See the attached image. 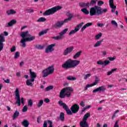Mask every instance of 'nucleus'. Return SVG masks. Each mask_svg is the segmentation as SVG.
<instances>
[{
  "label": "nucleus",
  "instance_id": "nucleus-22",
  "mask_svg": "<svg viewBox=\"0 0 127 127\" xmlns=\"http://www.w3.org/2000/svg\"><path fill=\"white\" fill-rule=\"evenodd\" d=\"M48 31H49V29H46L41 31L39 33V36H42V35L46 34V33H47Z\"/></svg>",
  "mask_w": 127,
  "mask_h": 127
},
{
  "label": "nucleus",
  "instance_id": "nucleus-3",
  "mask_svg": "<svg viewBox=\"0 0 127 127\" xmlns=\"http://www.w3.org/2000/svg\"><path fill=\"white\" fill-rule=\"evenodd\" d=\"M73 88L71 87L64 88L61 90L59 97L61 99H64L66 96L69 98V97H71L70 92H73Z\"/></svg>",
  "mask_w": 127,
  "mask_h": 127
},
{
  "label": "nucleus",
  "instance_id": "nucleus-56",
  "mask_svg": "<svg viewBox=\"0 0 127 127\" xmlns=\"http://www.w3.org/2000/svg\"><path fill=\"white\" fill-rule=\"evenodd\" d=\"M90 87H92L91 86V84H87V85H86V86L84 88V91H87V90H88V88H90Z\"/></svg>",
  "mask_w": 127,
  "mask_h": 127
},
{
  "label": "nucleus",
  "instance_id": "nucleus-16",
  "mask_svg": "<svg viewBox=\"0 0 127 127\" xmlns=\"http://www.w3.org/2000/svg\"><path fill=\"white\" fill-rule=\"evenodd\" d=\"M16 22V20L12 19L9 23H8V24H6L5 25V27H10L12 26V25H13L14 24H15Z\"/></svg>",
  "mask_w": 127,
  "mask_h": 127
},
{
  "label": "nucleus",
  "instance_id": "nucleus-5",
  "mask_svg": "<svg viewBox=\"0 0 127 127\" xmlns=\"http://www.w3.org/2000/svg\"><path fill=\"white\" fill-rule=\"evenodd\" d=\"M29 72H30V79H27L26 84L27 86H30L31 87H33V82L35 81V78H36L37 75H36V73L35 72H32V70L31 69H29Z\"/></svg>",
  "mask_w": 127,
  "mask_h": 127
},
{
  "label": "nucleus",
  "instance_id": "nucleus-62",
  "mask_svg": "<svg viewBox=\"0 0 127 127\" xmlns=\"http://www.w3.org/2000/svg\"><path fill=\"white\" fill-rule=\"evenodd\" d=\"M67 16L68 17H72V18H73V15L71 13H69L68 15H67Z\"/></svg>",
  "mask_w": 127,
  "mask_h": 127
},
{
  "label": "nucleus",
  "instance_id": "nucleus-34",
  "mask_svg": "<svg viewBox=\"0 0 127 127\" xmlns=\"http://www.w3.org/2000/svg\"><path fill=\"white\" fill-rule=\"evenodd\" d=\"M46 20V18L41 17L37 20V22H44Z\"/></svg>",
  "mask_w": 127,
  "mask_h": 127
},
{
  "label": "nucleus",
  "instance_id": "nucleus-43",
  "mask_svg": "<svg viewBox=\"0 0 127 127\" xmlns=\"http://www.w3.org/2000/svg\"><path fill=\"white\" fill-rule=\"evenodd\" d=\"M42 105H43V100H39V103L37 104V107L38 108H40V107H41Z\"/></svg>",
  "mask_w": 127,
  "mask_h": 127
},
{
  "label": "nucleus",
  "instance_id": "nucleus-2",
  "mask_svg": "<svg viewBox=\"0 0 127 127\" xmlns=\"http://www.w3.org/2000/svg\"><path fill=\"white\" fill-rule=\"evenodd\" d=\"M79 64H80V61L69 59L62 64V67L64 69H71L77 67Z\"/></svg>",
  "mask_w": 127,
  "mask_h": 127
},
{
  "label": "nucleus",
  "instance_id": "nucleus-25",
  "mask_svg": "<svg viewBox=\"0 0 127 127\" xmlns=\"http://www.w3.org/2000/svg\"><path fill=\"white\" fill-rule=\"evenodd\" d=\"M7 15H11V14H15L16 11L13 9H10L6 11Z\"/></svg>",
  "mask_w": 127,
  "mask_h": 127
},
{
  "label": "nucleus",
  "instance_id": "nucleus-38",
  "mask_svg": "<svg viewBox=\"0 0 127 127\" xmlns=\"http://www.w3.org/2000/svg\"><path fill=\"white\" fill-rule=\"evenodd\" d=\"M36 49H39V50H42L44 48V46H41V45H37L35 46Z\"/></svg>",
  "mask_w": 127,
  "mask_h": 127
},
{
  "label": "nucleus",
  "instance_id": "nucleus-57",
  "mask_svg": "<svg viewBox=\"0 0 127 127\" xmlns=\"http://www.w3.org/2000/svg\"><path fill=\"white\" fill-rule=\"evenodd\" d=\"M15 46H12V47L10 49L11 52H14L16 50Z\"/></svg>",
  "mask_w": 127,
  "mask_h": 127
},
{
  "label": "nucleus",
  "instance_id": "nucleus-55",
  "mask_svg": "<svg viewBox=\"0 0 127 127\" xmlns=\"http://www.w3.org/2000/svg\"><path fill=\"white\" fill-rule=\"evenodd\" d=\"M108 59L110 60V61H114L116 59V57H113V58L109 57L108 58Z\"/></svg>",
  "mask_w": 127,
  "mask_h": 127
},
{
  "label": "nucleus",
  "instance_id": "nucleus-10",
  "mask_svg": "<svg viewBox=\"0 0 127 127\" xmlns=\"http://www.w3.org/2000/svg\"><path fill=\"white\" fill-rule=\"evenodd\" d=\"M55 46H56V44H53L48 45L45 49V53L48 54L51 52H53L55 49H54Z\"/></svg>",
  "mask_w": 127,
  "mask_h": 127
},
{
  "label": "nucleus",
  "instance_id": "nucleus-48",
  "mask_svg": "<svg viewBox=\"0 0 127 127\" xmlns=\"http://www.w3.org/2000/svg\"><path fill=\"white\" fill-rule=\"evenodd\" d=\"M109 5L110 6H115V4H114V0H109Z\"/></svg>",
  "mask_w": 127,
  "mask_h": 127
},
{
  "label": "nucleus",
  "instance_id": "nucleus-46",
  "mask_svg": "<svg viewBox=\"0 0 127 127\" xmlns=\"http://www.w3.org/2000/svg\"><path fill=\"white\" fill-rule=\"evenodd\" d=\"M91 76H92L91 73L86 74L84 77V80H87V79H88V78H89V77H91Z\"/></svg>",
  "mask_w": 127,
  "mask_h": 127
},
{
  "label": "nucleus",
  "instance_id": "nucleus-59",
  "mask_svg": "<svg viewBox=\"0 0 127 127\" xmlns=\"http://www.w3.org/2000/svg\"><path fill=\"white\" fill-rule=\"evenodd\" d=\"M80 105L81 107H85V102H84V101H81L80 103Z\"/></svg>",
  "mask_w": 127,
  "mask_h": 127
},
{
  "label": "nucleus",
  "instance_id": "nucleus-47",
  "mask_svg": "<svg viewBox=\"0 0 127 127\" xmlns=\"http://www.w3.org/2000/svg\"><path fill=\"white\" fill-rule=\"evenodd\" d=\"M53 89V86L50 85L48 86L46 89L45 91H50V90H52Z\"/></svg>",
  "mask_w": 127,
  "mask_h": 127
},
{
  "label": "nucleus",
  "instance_id": "nucleus-36",
  "mask_svg": "<svg viewBox=\"0 0 127 127\" xmlns=\"http://www.w3.org/2000/svg\"><path fill=\"white\" fill-rule=\"evenodd\" d=\"M99 81H100V80L98 79V78H96L94 81V82H93L92 84H90V85L91 86V87L96 86V85H97V84H98V83H99Z\"/></svg>",
  "mask_w": 127,
  "mask_h": 127
},
{
  "label": "nucleus",
  "instance_id": "nucleus-53",
  "mask_svg": "<svg viewBox=\"0 0 127 127\" xmlns=\"http://www.w3.org/2000/svg\"><path fill=\"white\" fill-rule=\"evenodd\" d=\"M111 23L112 24H113V25H115V26H117V27H118V23H117L116 21L112 20Z\"/></svg>",
  "mask_w": 127,
  "mask_h": 127
},
{
  "label": "nucleus",
  "instance_id": "nucleus-30",
  "mask_svg": "<svg viewBox=\"0 0 127 127\" xmlns=\"http://www.w3.org/2000/svg\"><path fill=\"white\" fill-rule=\"evenodd\" d=\"M67 31H68V28L64 29L61 32L59 33V35L63 37V35L67 33Z\"/></svg>",
  "mask_w": 127,
  "mask_h": 127
},
{
  "label": "nucleus",
  "instance_id": "nucleus-32",
  "mask_svg": "<svg viewBox=\"0 0 127 127\" xmlns=\"http://www.w3.org/2000/svg\"><path fill=\"white\" fill-rule=\"evenodd\" d=\"M70 20H72V17L64 19V20L63 21V24H64V23H67L70 22Z\"/></svg>",
  "mask_w": 127,
  "mask_h": 127
},
{
  "label": "nucleus",
  "instance_id": "nucleus-1",
  "mask_svg": "<svg viewBox=\"0 0 127 127\" xmlns=\"http://www.w3.org/2000/svg\"><path fill=\"white\" fill-rule=\"evenodd\" d=\"M20 36L23 38L21 39L20 43L22 44V47L24 48L26 47L25 42H30V41H33L35 39V36H31L28 31L22 32Z\"/></svg>",
  "mask_w": 127,
  "mask_h": 127
},
{
  "label": "nucleus",
  "instance_id": "nucleus-7",
  "mask_svg": "<svg viewBox=\"0 0 127 127\" xmlns=\"http://www.w3.org/2000/svg\"><path fill=\"white\" fill-rule=\"evenodd\" d=\"M54 70L55 68L53 65L50 66L45 69L42 71V73H44L43 77V78H45L48 76V75H51L54 73Z\"/></svg>",
  "mask_w": 127,
  "mask_h": 127
},
{
  "label": "nucleus",
  "instance_id": "nucleus-20",
  "mask_svg": "<svg viewBox=\"0 0 127 127\" xmlns=\"http://www.w3.org/2000/svg\"><path fill=\"white\" fill-rule=\"evenodd\" d=\"M63 24H64L63 21H58L54 25V27H59V28H60V27H61L62 25H63Z\"/></svg>",
  "mask_w": 127,
  "mask_h": 127
},
{
  "label": "nucleus",
  "instance_id": "nucleus-41",
  "mask_svg": "<svg viewBox=\"0 0 127 127\" xmlns=\"http://www.w3.org/2000/svg\"><path fill=\"white\" fill-rule=\"evenodd\" d=\"M20 55V53H19V52H16L15 53V56H14V59H17V58H18V57H19Z\"/></svg>",
  "mask_w": 127,
  "mask_h": 127
},
{
  "label": "nucleus",
  "instance_id": "nucleus-31",
  "mask_svg": "<svg viewBox=\"0 0 127 127\" xmlns=\"http://www.w3.org/2000/svg\"><path fill=\"white\" fill-rule=\"evenodd\" d=\"M67 80L68 81H75V80H77V78L74 77L72 76H68L66 77Z\"/></svg>",
  "mask_w": 127,
  "mask_h": 127
},
{
  "label": "nucleus",
  "instance_id": "nucleus-4",
  "mask_svg": "<svg viewBox=\"0 0 127 127\" xmlns=\"http://www.w3.org/2000/svg\"><path fill=\"white\" fill-rule=\"evenodd\" d=\"M62 8V6H56L53 7L50 9H49L46 10L43 13V15L46 16L47 15H51L52 14H54L55 12L58 11V10H60Z\"/></svg>",
  "mask_w": 127,
  "mask_h": 127
},
{
  "label": "nucleus",
  "instance_id": "nucleus-26",
  "mask_svg": "<svg viewBox=\"0 0 127 127\" xmlns=\"http://www.w3.org/2000/svg\"><path fill=\"white\" fill-rule=\"evenodd\" d=\"M19 112H18V111L17 110H16L13 115V120H15V119H16V118L19 117Z\"/></svg>",
  "mask_w": 127,
  "mask_h": 127
},
{
  "label": "nucleus",
  "instance_id": "nucleus-19",
  "mask_svg": "<svg viewBox=\"0 0 127 127\" xmlns=\"http://www.w3.org/2000/svg\"><path fill=\"white\" fill-rule=\"evenodd\" d=\"M92 25H93V23L89 22L86 23L81 28V31L83 32V31H84V30H85L87 27H90V26H92Z\"/></svg>",
  "mask_w": 127,
  "mask_h": 127
},
{
  "label": "nucleus",
  "instance_id": "nucleus-33",
  "mask_svg": "<svg viewBox=\"0 0 127 127\" xmlns=\"http://www.w3.org/2000/svg\"><path fill=\"white\" fill-rule=\"evenodd\" d=\"M81 11L84 13V14H89V10L86 8H83L81 9Z\"/></svg>",
  "mask_w": 127,
  "mask_h": 127
},
{
  "label": "nucleus",
  "instance_id": "nucleus-42",
  "mask_svg": "<svg viewBox=\"0 0 127 127\" xmlns=\"http://www.w3.org/2000/svg\"><path fill=\"white\" fill-rule=\"evenodd\" d=\"M33 105V101H32V100L31 99L29 100L28 102V106L29 107H31Z\"/></svg>",
  "mask_w": 127,
  "mask_h": 127
},
{
  "label": "nucleus",
  "instance_id": "nucleus-28",
  "mask_svg": "<svg viewBox=\"0 0 127 127\" xmlns=\"http://www.w3.org/2000/svg\"><path fill=\"white\" fill-rule=\"evenodd\" d=\"M91 117V114L90 113H87L85 114V115L83 117V121H86L88 120V118H90Z\"/></svg>",
  "mask_w": 127,
  "mask_h": 127
},
{
  "label": "nucleus",
  "instance_id": "nucleus-50",
  "mask_svg": "<svg viewBox=\"0 0 127 127\" xmlns=\"http://www.w3.org/2000/svg\"><path fill=\"white\" fill-rule=\"evenodd\" d=\"M90 5H93V4H95V3H97V0H91L90 1Z\"/></svg>",
  "mask_w": 127,
  "mask_h": 127
},
{
  "label": "nucleus",
  "instance_id": "nucleus-11",
  "mask_svg": "<svg viewBox=\"0 0 127 127\" xmlns=\"http://www.w3.org/2000/svg\"><path fill=\"white\" fill-rule=\"evenodd\" d=\"M79 110H80V106L77 104H74L70 108V110L73 114H77L79 112Z\"/></svg>",
  "mask_w": 127,
  "mask_h": 127
},
{
  "label": "nucleus",
  "instance_id": "nucleus-35",
  "mask_svg": "<svg viewBox=\"0 0 127 127\" xmlns=\"http://www.w3.org/2000/svg\"><path fill=\"white\" fill-rule=\"evenodd\" d=\"M99 81H100V80L98 79V78H96L94 81V82H93L92 84H90V85L91 86V87L96 86V85H97V84H98V83H99Z\"/></svg>",
  "mask_w": 127,
  "mask_h": 127
},
{
  "label": "nucleus",
  "instance_id": "nucleus-54",
  "mask_svg": "<svg viewBox=\"0 0 127 127\" xmlns=\"http://www.w3.org/2000/svg\"><path fill=\"white\" fill-rule=\"evenodd\" d=\"M97 4L99 6H101V5H102V4H104V1H102V0H99L98 1Z\"/></svg>",
  "mask_w": 127,
  "mask_h": 127
},
{
  "label": "nucleus",
  "instance_id": "nucleus-45",
  "mask_svg": "<svg viewBox=\"0 0 127 127\" xmlns=\"http://www.w3.org/2000/svg\"><path fill=\"white\" fill-rule=\"evenodd\" d=\"M110 7L112 8V9L111 10V12H115V11H116V9H117V6H110Z\"/></svg>",
  "mask_w": 127,
  "mask_h": 127
},
{
  "label": "nucleus",
  "instance_id": "nucleus-44",
  "mask_svg": "<svg viewBox=\"0 0 127 127\" xmlns=\"http://www.w3.org/2000/svg\"><path fill=\"white\" fill-rule=\"evenodd\" d=\"M110 63V61L105 60L104 62H103V66H107V65H109Z\"/></svg>",
  "mask_w": 127,
  "mask_h": 127
},
{
  "label": "nucleus",
  "instance_id": "nucleus-58",
  "mask_svg": "<svg viewBox=\"0 0 127 127\" xmlns=\"http://www.w3.org/2000/svg\"><path fill=\"white\" fill-rule=\"evenodd\" d=\"M97 26H98L99 27H103V26H104V24L103 23H97Z\"/></svg>",
  "mask_w": 127,
  "mask_h": 127
},
{
  "label": "nucleus",
  "instance_id": "nucleus-61",
  "mask_svg": "<svg viewBox=\"0 0 127 127\" xmlns=\"http://www.w3.org/2000/svg\"><path fill=\"white\" fill-rule=\"evenodd\" d=\"M4 82H5V83H7V84H9V83H10L9 79H7L6 80H4Z\"/></svg>",
  "mask_w": 127,
  "mask_h": 127
},
{
  "label": "nucleus",
  "instance_id": "nucleus-52",
  "mask_svg": "<svg viewBox=\"0 0 127 127\" xmlns=\"http://www.w3.org/2000/svg\"><path fill=\"white\" fill-rule=\"evenodd\" d=\"M26 11H27L28 13H31V12H34V10L33 9H27Z\"/></svg>",
  "mask_w": 127,
  "mask_h": 127
},
{
  "label": "nucleus",
  "instance_id": "nucleus-13",
  "mask_svg": "<svg viewBox=\"0 0 127 127\" xmlns=\"http://www.w3.org/2000/svg\"><path fill=\"white\" fill-rule=\"evenodd\" d=\"M74 50V47L71 46L66 48L63 52V55L64 56H67L68 54H70L72 51Z\"/></svg>",
  "mask_w": 127,
  "mask_h": 127
},
{
  "label": "nucleus",
  "instance_id": "nucleus-49",
  "mask_svg": "<svg viewBox=\"0 0 127 127\" xmlns=\"http://www.w3.org/2000/svg\"><path fill=\"white\" fill-rule=\"evenodd\" d=\"M97 65H104V62L102 60H99L97 62Z\"/></svg>",
  "mask_w": 127,
  "mask_h": 127
},
{
  "label": "nucleus",
  "instance_id": "nucleus-8",
  "mask_svg": "<svg viewBox=\"0 0 127 127\" xmlns=\"http://www.w3.org/2000/svg\"><path fill=\"white\" fill-rule=\"evenodd\" d=\"M59 105L61 107H63V108L64 109V110H65V111H66V114L67 115H68L69 116H72V115H73V112L70 110V109H69V107H68V106H67L66 104L63 103V101L62 100L59 101Z\"/></svg>",
  "mask_w": 127,
  "mask_h": 127
},
{
  "label": "nucleus",
  "instance_id": "nucleus-64",
  "mask_svg": "<svg viewBox=\"0 0 127 127\" xmlns=\"http://www.w3.org/2000/svg\"><path fill=\"white\" fill-rule=\"evenodd\" d=\"M17 77H20V73L19 72H17L16 74Z\"/></svg>",
  "mask_w": 127,
  "mask_h": 127
},
{
  "label": "nucleus",
  "instance_id": "nucleus-60",
  "mask_svg": "<svg viewBox=\"0 0 127 127\" xmlns=\"http://www.w3.org/2000/svg\"><path fill=\"white\" fill-rule=\"evenodd\" d=\"M50 102V100L48 98H45L44 100L45 103H49Z\"/></svg>",
  "mask_w": 127,
  "mask_h": 127
},
{
  "label": "nucleus",
  "instance_id": "nucleus-14",
  "mask_svg": "<svg viewBox=\"0 0 127 127\" xmlns=\"http://www.w3.org/2000/svg\"><path fill=\"white\" fill-rule=\"evenodd\" d=\"M105 91H106V87L103 85L93 90L92 91V93H97L98 92L99 93H101V92L104 93V92H105Z\"/></svg>",
  "mask_w": 127,
  "mask_h": 127
},
{
  "label": "nucleus",
  "instance_id": "nucleus-39",
  "mask_svg": "<svg viewBox=\"0 0 127 127\" xmlns=\"http://www.w3.org/2000/svg\"><path fill=\"white\" fill-rule=\"evenodd\" d=\"M102 33H99V34L96 35L95 37V40H98L100 39V38L102 37Z\"/></svg>",
  "mask_w": 127,
  "mask_h": 127
},
{
  "label": "nucleus",
  "instance_id": "nucleus-9",
  "mask_svg": "<svg viewBox=\"0 0 127 127\" xmlns=\"http://www.w3.org/2000/svg\"><path fill=\"white\" fill-rule=\"evenodd\" d=\"M99 8H101L100 6H96L92 7L90 9V14L91 16H93V15H99V14H101V11Z\"/></svg>",
  "mask_w": 127,
  "mask_h": 127
},
{
  "label": "nucleus",
  "instance_id": "nucleus-27",
  "mask_svg": "<svg viewBox=\"0 0 127 127\" xmlns=\"http://www.w3.org/2000/svg\"><path fill=\"white\" fill-rule=\"evenodd\" d=\"M104 41V39H102L100 41H98L96 42V43L94 45V47H99V46H101L102 44V42Z\"/></svg>",
  "mask_w": 127,
  "mask_h": 127
},
{
  "label": "nucleus",
  "instance_id": "nucleus-12",
  "mask_svg": "<svg viewBox=\"0 0 127 127\" xmlns=\"http://www.w3.org/2000/svg\"><path fill=\"white\" fill-rule=\"evenodd\" d=\"M83 22L79 23L78 24L76 27L74 28V30H71L69 33L68 35H72V34H74V33H76V32H77V31H79L80 30V28L82 27V26L83 25Z\"/></svg>",
  "mask_w": 127,
  "mask_h": 127
},
{
  "label": "nucleus",
  "instance_id": "nucleus-37",
  "mask_svg": "<svg viewBox=\"0 0 127 127\" xmlns=\"http://www.w3.org/2000/svg\"><path fill=\"white\" fill-rule=\"evenodd\" d=\"M52 39H55V40H61V39H63V37L60 36L53 37Z\"/></svg>",
  "mask_w": 127,
  "mask_h": 127
},
{
  "label": "nucleus",
  "instance_id": "nucleus-29",
  "mask_svg": "<svg viewBox=\"0 0 127 127\" xmlns=\"http://www.w3.org/2000/svg\"><path fill=\"white\" fill-rule=\"evenodd\" d=\"M99 10H100V14H99V15H102L103 13H106L107 11H108V9L107 8H105V9H102L100 7V8H99Z\"/></svg>",
  "mask_w": 127,
  "mask_h": 127
},
{
  "label": "nucleus",
  "instance_id": "nucleus-6",
  "mask_svg": "<svg viewBox=\"0 0 127 127\" xmlns=\"http://www.w3.org/2000/svg\"><path fill=\"white\" fill-rule=\"evenodd\" d=\"M15 99L16 100L15 102L16 105H18V107H20L21 103L23 105H24V98H21L20 99V96L19 95V90H18V88L16 89L15 91Z\"/></svg>",
  "mask_w": 127,
  "mask_h": 127
},
{
  "label": "nucleus",
  "instance_id": "nucleus-63",
  "mask_svg": "<svg viewBox=\"0 0 127 127\" xmlns=\"http://www.w3.org/2000/svg\"><path fill=\"white\" fill-rule=\"evenodd\" d=\"M86 108L84 107V108H83V109L81 110V114H83V113H84V112H85V111H86Z\"/></svg>",
  "mask_w": 127,
  "mask_h": 127
},
{
  "label": "nucleus",
  "instance_id": "nucleus-23",
  "mask_svg": "<svg viewBox=\"0 0 127 127\" xmlns=\"http://www.w3.org/2000/svg\"><path fill=\"white\" fill-rule=\"evenodd\" d=\"M81 54H82V51L78 52L73 57V59H77V58H79L80 56H81Z\"/></svg>",
  "mask_w": 127,
  "mask_h": 127
},
{
  "label": "nucleus",
  "instance_id": "nucleus-17",
  "mask_svg": "<svg viewBox=\"0 0 127 127\" xmlns=\"http://www.w3.org/2000/svg\"><path fill=\"white\" fill-rule=\"evenodd\" d=\"M79 126L81 127H89L88 122L85 120H83L79 123Z\"/></svg>",
  "mask_w": 127,
  "mask_h": 127
},
{
  "label": "nucleus",
  "instance_id": "nucleus-24",
  "mask_svg": "<svg viewBox=\"0 0 127 127\" xmlns=\"http://www.w3.org/2000/svg\"><path fill=\"white\" fill-rule=\"evenodd\" d=\"M60 120L61 122H64L65 121V114L63 112H61L60 114Z\"/></svg>",
  "mask_w": 127,
  "mask_h": 127
},
{
  "label": "nucleus",
  "instance_id": "nucleus-21",
  "mask_svg": "<svg viewBox=\"0 0 127 127\" xmlns=\"http://www.w3.org/2000/svg\"><path fill=\"white\" fill-rule=\"evenodd\" d=\"M21 125L24 127H28L29 126V122L27 120H24L21 122Z\"/></svg>",
  "mask_w": 127,
  "mask_h": 127
},
{
  "label": "nucleus",
  "instance_id": "nucleus-15",
  "mask_svg": "<svg viewBox=\"0 0 127 127\" xmlns=\"http://www.w3.org/2000/svg\"><path fill=\"white\" fill-rule=\"evenodd\" d=\"M5 42L4 37H3V34L0 35V52L3 49V42Z\"/></svg>",
  "mask_w": 127,
  "mask_h": 127
},
{
  "label": "nucleus",
  "instance_id": "nucleus-40",
  "mask_svg": "<svg viewBox=\"0 0 127 127\" xmlns=\"http://www.w3.org/2000/svg\"><path fill=\"white\" fill-rule=\"evenodd\" d=\"M115 71H117V68H113L111 71H109L107 72V75L110 76V75H112Z\"/></svg>",
  "mask_w": 127,
  "mask_h": 127
},
{
  "label": "nucleus",
  "instance_id": "nucleus-18",
  "mask_svg": "<svg viewBox=\"0 0 127 127\" xmlns=\"http://www.w3.org/2000/svg\"><path fill=\"white\" fill-rule=\"evenodd\" d=\"M80 6L81 7H84V8H87V7H89L90 6V2H87V3L85 2H81L79 3Z\"/></svg>",
  "mask_w": 127,
  "mask_h": 127
},
{
  "label": "nucleus",
  "instance_id": "nucleus-51",
  "mask_svg": "<svg viewBox=\"0 0 127 127\" xmlns=\"http://www.w3.org/2000/svg\"><path fill=\"white\" fill-rule=\"evenodd\" d=\"M28 109V108L27 107V106L25 105V106H24V107L22 109V112H23L24 113L27 112Z\"/></svg>",
  "mask_w": 127,
  "mask_h": 127
}]
</instances>
